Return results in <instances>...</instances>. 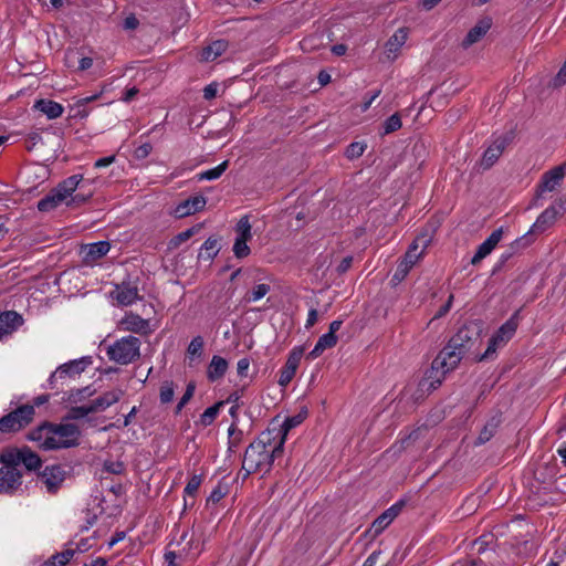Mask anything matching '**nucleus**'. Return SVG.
Here are the masks:
<instances>
[{
  "mask_svg": "<svg viewBox=\"0 0 566 566\" xmlns=\"http://www.w3.org/2000/svg\"><path fill=\"white\" fill-rule=\"evenodd\" d=\"M471 331L462 327L449 340L448 345L433 359L431 369L427 373L422 387L430 380L428 389H436L441 385L447 373L453 370L470 349Z\"/></svg>",
  "mask_w": 566,
  "mask_h": 566,
  "instance_id": "obj_1",
  "label": "nucleus"
},
{
  "mask_svg": "<svg viewBox=\"0 0 566 566\" xmlns=\"http://www.w3.org/2000/svg\"><path fill=\"white\" fill-rule=\"evenodd\" d=\"M272 436L273 431H263L247 448L242 462V470L245 471L247 475L256 472H269L274 459L282 454V441L273 440Z\"/></svg>",
  "mask_w": 566,
  "mask_h": 566,
  "instance_id": "obj_2",
  "label": "nucleus"
},
{
  "mask_svg": "<svg viewBox=\"0 0 566 566\" xmlns=\"http://www.w3.org/2000/svg\"><path fill=\"white\" fill-rule=\"evenodd\" d=\"M78 438L80 429L74 423H44L29 433V439L43 450L74 447Z\"/></svg>",
  "mask_w": 566,
  "mask_h": 566,
  "instance_id": "obj_3",
  "label": "nucleus"
},
{
  "mask_svg": "<svg viewBox=\"0 0 566 566\" xmlns=\"http://www.w3.org/2000/svg\"><path fill=\"white\" fill-rule=\"evenodd\" d=\"M82 180V175H73L64 179L38 202V209L42 212H49L63 205L66 207L83 205L90 196L75 193Z\"/></svg>",
  "mask_w": 566,
  "mask_h": 566,
  "instance_id": "obj_4",
  "label": "nucleus"
},
{
  "mask_svg": "<svg viewBox=\"0 0 566 566\" xmlns=\"http://www.w3.org/2000/svg\"><path fill=\"white\" fill-rule=\"evenodd\" d=\"M429 242L430 238L427 235H420L412 242L392 275L391 281L395 284H399L405 280L410 270L423 256Z\"/></svg>",
  "mask_w": 566,
  "mask_h": 566,
  "instance_id": "obj_5",
  "label": "nucleus"
},
{
  "mask_svg": "<svg viewBox=\"0 0 566 566\" xmlns=\"http://www.w3.org/2000/svg\"><path fill=\"white\" fill-rule=\"evenodd\" d=\"M140 340L135 336H125L109 345L107 356L111 360L128 365L139 357Z\"/></svg>",
  "mask_w": 566,
  "mask_h": 566,
  "instance_id": "obj_6",
  "label": "nucleus"
},
{
  "mask_svg": "<svg viewBox=\"0 0 566 566\" xmlns=\"http://www.w3.org/2000/svg\"><path fill=\"white\" fill-rule=\"evenodd\" d=\"M0 462L14 464L15 468L23 464L30 471L41 467L40 457L29 448L6 450L0 454Z\"/></svg>",
  "mask_w": 566,
  "mask_h": 566,
  "instance_id": "obj_7",
  "label": "nucleus"
},
{
  "mask_svg": "<svg viewBox=\"0 0 566 566\" xmlns=\"http://www.w3.org/2000/svg\"><path fill=\"white\" fill-rule=\"evenodd\" d=\"M34 415L32 406H22L0 419L1 432H14L30 423Z\"/></svg>",
  "mask_w": 566,
  "mask_h": 566,
  "instance_id": "obj_8",
  "label": "nucleus"
},
{
  "mask_svg": "<svg viewBox=\"0 0 566 566\" xmlns=\"http://www.w3.org/2000/svg\"><path fill=\"white\" fill-rule=\"evenodd\" d=\"M517 328L516 314L506 321L499 331L491 337L488 348L482 355L481 359H488L492 357L497 348L504 346L515 334Z\"/></svg>",
  "mask_w": 566,
  "mask_h": 566,
  "instance_id": "obj_9",
  "label": "nucleus"
},
{
  "mask_svg": "<svg viewBox=\"0 0 566 566\" xmlns=\"http://www.w3.org/2000/svg\"><path fill=\"white\" fill-rule=\"evenodd\" d=\"M0 468V493L12 494L22 484V473L14 464L1 462Z\"/></svg>",
  "mask_w": 566,
  "mask_h": 566,
  "instance_id": "obj_10",
  "label": "nucleus"
},
{
  "mask_svg": "<svg viewBox=\"0 0 566 566\" xmlns=\"http://www.w3.org/2000/svg\"><path fill=\"white\" fill-rule=\"evenodd\" d=\"M65 471L61 465H48L39 475V482L49 493L56 492L65 480Z\"/></svg>",
  "mask_w": 566,
  "mask_h": 566,
  "instance_id": "obj_11",
  "label": "nucleus"
},
{
  "mask_svg": "<svg viewBox=\"0 0 566 566\" xmlns=\"http://www.w3.org/2000/svg\"><path fill=\"white\" fill-rule=\"evenodd\" d=\"M92 358L84 356L78 359L71 360L61 365L50 377V381L53 382L56 379H64L65 377H75L83 373L91 364Z\"/></svg>",
  "mask_w": 566,
  "mask_h": 566,
  "instance_id": "obj_12",
  "label": "nucleus"
},
{
  "mask_svg": "<svg viewBox=\"0 0 566 566\" xmlns=\"http://www.w3.org/2000/svg\"><path fill=\"white\" fill-rule=\"evenodd\" d=\"M303 354H304L303 346H296L290 352L287 360H286L284 367L280 371V377H279L280 386L286 387L291 382V380L293 379V377L296 374V370L298 368V365L303 357Z\"/></svg>",
  "mask_w": 566,
  "mask_h": 566,
  "instance_id": "obj_13",
  "label": "nucleus"
},
{
  "mask_svg": "<svg viewBox=\"0 0 566 566\" xmlns=\"http://www.w3.org/2000/svg\"><path fill=\"white\" fill-rule=\"evenodd\" d=\"M306 416V410L301 411L297 415L287 417L279 428L272 427L269 428L266 431H273V440H276L277 442L282 441L283 447L289 431L300 426L305 420Z\"/></svg>",
  "mask_w": 566,
  "mask_h": 566,
  "instance_id": "obj_14",
  "label": "nucleus"
},
{
  "mask_svg": "<svg viewBox=\"0 0 566 566\" xmlns=\"http://www.w3.org/2000/svg\"><path fill=\"white\" fill-rule=\"evenodd\" d=\"M503 237V228L494 230L479 247L473 255L471 263L473 265L479 264L483 259L492 253Z\"/></svg>",
  "mask_w": 566,
  "mask_h": 566,
  "instance_id": "obj_15",
  "label": "nucleus"
},
{
  "mask_svg": "<svg viewBox=\"0 0 566 566\" xmlns=\"http://www.w3.org/2000/svg\"><path fill=\"white\" fill-rule=\"evenodd\" d=\"M207 199L203 196H193L179 202L174 209L176 218H185L203 210Z\"/></svg>",
  "mask_w": 566,
  "mask_h": 566,
  "instance_id": "obj_16",
  "label": "nucleus"
},
{
  "mask_svg": "<svg viewBox=\"0 0 566 566\" xmlns=\"http://www.w3.org/2000/svg\"><path fill=\"white\" fill-rule=\"evenodd\" d=\"M118 328L124 332L147 334L149 332V322L129 312L118 322Z\"/></svg>",
  "mask_w": 566,
  "mask_h": 566,
  "instance_id": "obj_17",
  "label": "nucleus"
},
{
  "mask_svg": "<svg viewBox=\"0 0 566 566\" xmlns=\"http://www.w3.org/2000/svg\"><path fill=\"white\" fill-rule=\"evenodd\" d=\"M566 177V161L545 172L539 185L541 192L554 191Z\"/></svg>",
  "mask_w": 566,
  "mask_h": 566,
  "instance_id": "obj_18",
  "label": "nucleus"
},
{
  "mask_svg": "<svg viewBox=\"0 0 566 566\" xmlns=\"http://www.w3.org/2000/svg\"><path fill=\"white\" fill-rule=\"evenodd\" d=\"M402 507V503H396L387 509L381 515H379L371 524L369 530L373 536L379 535L385 528H387L392 521L398 516Z\"/></svg>",
  "mask_w": 566,
  "mask_h": 566,
  "instance_id": "obj_19",
  "label": "nucleus"
},
{
  "mask_svg": "<svg viewBox=\"0 0 566 566\" xmlns=\"http://www.w3.org/2000/svg\"><path fill=\"white\" fill-rule=\"evenodd\" d=\"M492 27L491 18H483L469 30L465 38L462 40V48L468 49L474 43L479 42Z\"/></svg>",
  "mask_w": 566,
  "mask_h": 566,
  "instance_id": "obj_20",
  "label": "nucleus"
},
{
  "mask_svg": "<svg viewBox=\"0 0 566 566\" xmlns=\"http://www.w3.org/2000/svg\"><path fill=\"white\" fill-rule=\"evenodd\" d=\"M111 244L107 241H98L85 244L81 248V254L86 263H92L108 253Z\"/></svg>",
  "mask_w": 566,
  "mask_h": 566,
  "instance_id": "obj_21",
  "label": "nucleus"
},
{
  "mask_svg": "<svg viewBox=\"0 0 566 566\" xmlns=\"http://www.w3.org/2000/svg\"><path fill=\"white\" fill-rule=\"evenodd\" d=\"M558 217H560V212L556 209V205H552L539 214L533 224L532 230L543 232L553 226Z\"/></svg>",
  "mask_w": 566,
  "mask_h": 566,
  "instance_id": "obj_22",
  "label": "nucleus"
},
{
  "mask_svg": "<svg viewBox=\"0 0 566 566\" xmlns=\"http://www.w3.org/2000/svg\"><path fill=\"white\" fill-rule=\"evenodd\" d=\"M22 324V317L15 312L0 315V340L12 334Z\"/></svg>",
  "mask_w": 566,
  "mask_h": 566,
  "instance_id": "obj_23",
  "label": "nucleus"
},
{
  "mask_svg": "<svg viewBox=\"0 0 566 566\" xmlns=\"http://www.w3.org/2000/svg\"><path fill=\"white\" fill-rule=\"evenodd\" d=\"M502 144H490L488 148L483 151L481 159L476 164L478 168L481 170H486L492 167L496 160L503 154Z\"/></svg>",
  "mask_w": 566,
  "mask_h": 566,
  "instance_id": "obj_24",
  "label": "nucleus"
},
{
  "mask_svg": "<svg viewBox=\"0 0 566 566\" xmlns=\"http://www.w3.org/2000/svg\"><path fill=\"white\" fill-rule=\"evenodd\" d=\"M408 31L406 28H399L386 42L385 48L388 57L396 59L399 50L406 43Z\"/></svg>",
  "mask_w": 566,
  "mask_h": 566,
  "instance_id": "obj_25",
  "label": "nucleus"
},
{
  "mask_svg": "<svg viewBox=\"0 0 566 566\" xmlns=\"http://www.w3.org/2000/svg\"><path fill=\"white\" fill-rule=\"evenodd\" d=\"M33 108L44 114L49 119H55L63 114V106L52 99L41 98L35 101Z\"/></svg>",
  "mask_w": 566,
  "mask_h": 566,
  "instance_id": "obj_26",
  "label": "nucleus"
},
{
  "mask_svg": "<svg viewBox=\"0 0 566 566\" xmlns=\"http://www.w3.org/2000/svg\"><path fill=\"white\" fill-rule=\"evenodd\" d=\"M124 396V390L116 388L104 392L98 398L92 401L93 409L96 411H103L112 405L116 403Z\"/></svg>",
  "mask_w": 566,
  "mask_h": 566,
  "instance_id": "obj_27",
  "label": "nucleus"
},
{
  "mask_svg": "<svg viewBox=\"0 0 566 566\" xmlns=\"http://www.w3.org/2000/svg\"><path fill=\"white\" fill-rule=\"evenodd\" d=\"M228 46L229 43L227 40H216L202 49L200 59L205 62L214 61L227 51Z\"/></svg>",
  "mask_w": 566,
  "mask_h": 566,
  "instance_id": "obj_28",
  "label": "nucleus"
},
{
  "mask_svg": "<svg viewBox=\"0 0 566 566\" xmlns=\"http://www.w3.org/2000/svg\"><path fill=\"white\" fill-rule=\"evenodd\" d=\"M114 293L117 302L124 306L132 305L139 298L137 287L129 284L117 286Z\"/></svg>",
  "mask_w": 566,
  "mask_h": 566,
  "instance_id": "obj_29",
  "label": "nucleus"
},
{
  "mask_svg": "<svg viewBox=\"0 0 566 566\" xmlns=\"http://www.w3.org/2000/svg\"><path fill=\"white\" fill-rule=\"evenodd\" d=\"M228 361L218 355L212 356L208 369L207 377L210 381H216L222 378L228 369Z\"/></svg>",
  "mask_w": 566,
  "mask_h": 566,
  "instance_id": "obj_30",
  "label": "nucleus"
},
{
  "mask_svg": "<svg viewBox=\"0 0 566 566\" xmlns=\"http://www.w3.org/2000/svg\"><path fill=\"white\" fill-rule=\"evenodd\" d=\"M337 344V336L332 335V333L323 334L317 343L315 344L314 348L308 353L310 359H315L319 357L324 350L333 348Z\"/></svg>",
  "mask_w": 566,
  "mask_h": 566,
  "instance_id": "obj_31",
  "label": "nucleus"
},
{
  "mask_svg": "<svg viewBox=\"0 0 566 566\" xmlns=\"http://www.w3.org/2000/svg\"><path fill=\"white\" fill-rule=\"evenodd\" d=\"M220 251L219 240L217 238H208L198 254V259L202 261H212Z\"/></svg>",
  "mask_w": 566,
  "mask_h": 566,
  "instance_id": "obj_32",
  "label": "nucleus"
},
{
  "mask_svg": "<svg viewBox=\"0 0 566 566\" xmlns=\"http://www.w3.org/2000/svg\"><path fill=\"white\" fill-rule=\"evenodd\" d=\"M402 122L399 113H395L388 118H386L378 127L379 137H385L399 128H401Z\"/></svg>",
  "mask_w": 566,
  "mask_h": 566,
  "instance_id": "obj_33",
  "label": "nucleus"
},
{
  "mask_svg": "<svg viewBox=\"0 0 566 566\" xmlns=\"http://www.w3.org/2000/svg\"><path fill=\"white\" fill-rule=\"evenodd\" d=\"M75 549L66 548L61 553L54 554L44 563V566H64L74 556Z\"/></svg>",
  "mask_w": 566,
  "mask_h": 566,
  "instance_id": "obj_34",
  "label": "nucleus"
},
{
  "mask_svg": "<svg viewBox=\"0 0 566 566\" xmlns=\"http://www.w3.org/2000/svg\"><path fill=\"white\" fill-rule=\"evenodd\" d=\"M235 240L249 241L252 238L251 224L248 216L242 217L235 227Z\"/></svg>",
  "mask_w": 566,
  "mask_h": 566,
  "instance_id": "obj_35",
  "label": "nucleus"
},
{
  "mask_svg": "<svg viewBox=\"0 0 566 566\" xmlns=\"http://www.w3.org/2000/svg\"><path fill=\"white\" fill-rule=\"evenodd\" d=\"M222 405H223V402L220 401V402H217L213 406L207 408L203 411V413L200 416L199 423L202 427L210 426L216 420V418L218 417L220 408L222 407Z\"/></svg>",
  "mask_w": 566,
  "mask_h": 566,
  "instance_id": "obj_36",
  "label": "nucleus"
},
{
  "mask_svg": "<svg viewBox=\"0 0 566 566\" xmlns=\"http://www.w3.org/2000/svg\"><path fill=\"white\" fill-rule=\"evenodd\" d=\"M227 167H228V161L224 160L223 163H221L217 167L208 169V170H206L203 172H200L199 174V179L200 180H214V179H218L226 171Z\"/></svg>",
  "mask_w": 566,
  "mask_h": 566,
  "instance_id": "obj_37",
  "label": "nucleus"
},
{
  "mask_svg": "<svg viewBox=\"0 0 566 566\" xmlns=\"http://www.w3.org/2000/svg\"><path fill=\"white\" fill-rule=\"evenodd\" d=\"M203 350V339L201 336H197L192 338L190 342L188 348H187V355L192 360L195 358H199L202 355Z\"/></svg>",
  "mask_w": 566,
  "mask_h": 566,
  "instance_id": "obj_38",
  "label": "nucleus"
},
{
  "mask_svg": "<svg viewBox=\"0 0 566 566\" xmlns=\"http://www.w3.org/2000/svg\"><path fill=\"white\" fill-rule=\"evenodd\" d=\"M199 229L200 227L196 226L178 233L176 237L171 239L170 247L178 248L181 243L188 241L193 234H196L199 231Z\"/></svg>",
  "mask_w": 566,
  "mask_h": 566,
  "instance_id": "obj_39",
  "label": "nucleus"
},
{
  "mask_svg": "<svg viewBox=\"0 0 566 566\" xmlns=\"http://www.w3.org/2000/svg\"><path fill=\"white\" fill-rule=\"evenodd\" d=\"M175 395L174 384L171 381H164L160 387L159 398L163 403L172 401Z\"/></svg>",
  "mask_w": 566,
  "mask_h": 566,
  "instance_id": "obj_40",
  "label": "nucleus"
},
{
  "mask_svg": "<svg viewBox=\"0 0 566 566\" xmlns=\"http://www.w3.org/2000/svg\"><path fill=\"white\" fill-rule=\"evenodd\" d=\"M270 292V285L268 284H264V283H261V284H258L255 285L249 297H248V302H256V301H260L261 298H263L268 293Z\"/></svg>",
  "mask_w": 566,
  "mask_h": 566,
  "instance_id": "obj_41",
  "label": "nucleus"
},
{
  "mask_svg": "<svg viewBox=\"0 0 566 566\" xmlns=\"http://www.w3.org/2000/svg\"><path fill=\"white\" fill-rule=\"evenodd\" d=\"M248 241L235 240L233 244V253L238 259L247 258L251 250L247 243Z\"/></svg>",
  "mask_w": 566,
  "mask_h": 566,
  "instance_id": "obj_42",
  "label": "nucleus"
},
{
  "mask_svg": "<svg viewBox=\"0 0 566 566\" xmlns=\"http://www.w3.org/2000/svg\"><path fill=\"white\" fill-rule=\"evenodd\" d=\"M515 138H521V136H518L516 125L511 123L507 130L504 134L497 136L494 142L506 143V142H513Z\"/></svg>",
  "mask_w": 566,
  "mask_h": 566,
  "instance_id": "obj_43",
  "label": "nucleus"
},
{
  "mask_svg": "<svg viewBox=\"0 0 566 566\" xmlns=\"http://www.w3.org/2000/svg\"><path fill=\"white\" fill-rule=\"evenodd\" d=\"M200 484H201V476H199V475L191 476V479L188 481V483L184 490L185 494L188 496H193L198 492Z\"/></svg>",
  "mask_w": 566,
  "mask_h": 566,
  "instance_id": "obj_44",
  "label": "nucleus"
},
{
  "mask_svg": "<svg viewBox=\"0 0 566 566\" xmlns=\"http://www.w3.org/2000/svg\"><path fill=\"white\" fill-rule=\"evenodd\" d=\"M195 388H196L195 384H192V382L188 384L184 396L181 397V399L179 400V402L177 405V408H176L177 413L180 412L182 410V408L188 403V401L192 398Z\"/></svg>",
  "mask_w": 566,
  "mask_h": 566,
  "instance_id": "obj_45",
  "label": "nucleus"
},
{
  "mask_svg": "<svg viewBox=\"0 0 566 566\" xmlns=\"http://www.w3.org/2000/svg\"><path fill=\"white\" fill-rule=\"evenodd\" d=\"M365 151V144H349V146L346 148L345 155L349 159L357 158L361 156Z\"/></svg>",
  "mask_w": 566,
  "mask_h": 566,
  "instance_id": "obj_46",
  "label": "nucleus"
},
{
  "mask_svg": "<svg viewBox=\"0 0 566 566\" xmlns=\"http://www.w3.org/2000/svg\"><path fill=\"white\" fill-rule=\"evenodd\" d=\"M91 412H95L93 409L92 402L88 406H81L72 409V417L73 418H82L87 416Z\"/></svg>",
  "mask_w": 566,
  "mask_h": 566,
  "instance_id": "obj_47",
  "label": "nucleus"
},
{
  "mask_svg": "<svg viewBox=\"0 0 566 566\" xmlns=\"http://www.w3.org/2000/svg\"><path fill=\"white\" fill-rule=\"evenodd\" d=\"M218 86L219 85L216 82L208 84L203 88V98L207 99V101H210V99L214 98L217 96V93H218Z\"/></svg>",
  "mask_w": 566,
  "mask_h": 566,
  "instance_id": "obj_48",
  "label": "nucleus"
},
{
  "mask_svg": "<svg viewBox=\"0 0 566 566\" xmlns=\"http://www.w3.org/2000/svg\"><path fill=\"white\" fill-rule=\"evenodd\" d=\"M85 106L84 105H80L78 101H76V103L71 107V117H86L87 116V112L85 111L84 108Z\"/></svg>",
  "mask_w": 566,
  "mask_h": 566,
  "instance_id": "obj_49",
  "label": "nucleus"
},
{
  "mask_svg": "<svg viewBox=\"0 0 566 566\" xmlns=\"http://www.w3.org/2000/svg\"><path fill=\"white\" fill-rule=\"evenodd\" d=\"M139 25L138 19L134 14H129L124 19L123 29L124 30H135Z\"/></svg>",
  "mask_w": 566,
  "mask_h": 566,
  "instance_id": "obj_50",
  "label": "nucleus"
},
{
  "mask_svg": "<svg viewBox=\"0 0 566 566\" xmlns=\"http://www.w3.org/2000/svg\"><path fill=\"white\" fill-rule=\"evenodd\" d=\"M566 83V59L562 67L559 69L557 75L554 78L555 86H562Z\"/></svg>",
  "mask_w": 566,
  "mask_h": 566,
  "instance_id": "obj_51",
  "label": "nucleus"
},
{
  "mask_svg": "<svg viewBox=\"0 0 566 566\" xmlns=\"http://www.w3.org/2000/svg\"><path fill=\"white\" fill-rule=\"evenodd\" d=\"M318 321V312L317 310L315 308H311L308 311V314H307V318H306V322H305V328H311L313 327L316 322Z\"/></svg>",
  "mask_w": 566,
  "mask_h": 566,
  "instance_id": "obj_52",
  "label": "nucleus"
},
{
  "mask_svg": "<svg viewBox=\"0 0 566 566\" xmlns=\"http://www.w3.org/2000/svg\"><path fill=\"white\" fill-rule=\"evenodd\" d=\"M249 367H250V361L248 358L239 359V361L237 364V370H238L239 376H241V377L247 376Z\"/></svg>",
  "mask_w": 566,
  "mask_h": 566,
  "instance_id": "obj_53",
  "label": "nucleus"
},
{
  "mask_svg": "<svg viewBox=\"0 0 566 566\" xmlns=\"http://www.w3.org/2000/svg\"><path fill=\"white\" fill-rule=\"evenodd\" d=\"M352 263H353V256L348 255V256H345L340 263L337 265V272L339 274H343L345 273L350 266H352Z\"/></svg>",
  "mask_w": 566,
  "mask_h": 566,
  "instance_id": "obj_54",
  "label": "nucleus"
},
{
  "mask_svg": "<svg viewBox=\"0 0 566 566\" xmlns=\"http://www.w3.org/2000/svg\"><path fill=\"white\" fill-rule=\"evenodd\" d=\"M150 150H151V144H140V146H138L136 148L135 155L138 158H144L149 154Z\"/></svg>",
  "mask_w": 566,
  "mask_h": 566,
  "instance_id": "obj_55",
  "label": "nucleus"
},
{
  "mask_svg": "<svg viewBox=\"0 0 566 566\" xmlns=\"http://www.w3.org/2000/svg\"><path fill=\"white\" fill-rule=\"evenodd\" d=\"M115 159V156H107V157H103V158H99L95 161L94 164V167L95 168H104V167H107L109 166Z\"/></svg>",
  "mask_w": 566,
  "mask_h": 566,
  "instance_id": "obj_56",
  "label": "nucleus"
},
{
  "mask_svg": "<svg viewBox=\"0 0 566 566\" xmlns=\"http://www.w3.org/2000/svg\"><path fill=\"white\" fill-rule=\"evenodd\" d=\"M379 94H380V90H377L370 96L365 97L364 104L361 106V111L366 112L370 107L373 102L379 96Z\"/></svg>",
  "mask_w": 566,
  "mask_h": 566,
  "instance_id": "obj_57",
  "label": "nucleus"
},
{
  "mask_svg": "<svg viewBox=\"0 0 566 566\" xmlns=\"http://www.w3.org/2000/svg\"><path fill=\"white\" fill-rule=\"evenodd\" d=\"M452 301H453V295H450L448 298V302L439 310V312L436 314L434 317L438 318V317L446 315L451 308Z\"/></svg>",
  "mask_w": 566,
  "mask_h": 566,
  "instance_id": "obj_58",
  "label": "nucleus"
},
{
  "mask_svg": "<svg viewBox=\"0 0 566 566\" xmlns=\"http://www.w3.org/2000/svg\"><path fill=\"white\" fill-rule=\"evenodd\" d=\"M93 65V59L88 56H84L78 62V70L86 71Z\"/></svg>",
  "mask_w": 566,
  "mask_h": 566,
  "instance_id": "obj_59",
  "label": "nucleus"
},
{
  "mask_svg": "<svg viewBox=\"0 0 566 566\" xmlns=\"http://www.w3.org/2000/svg\"><path fill=\"white\" fill-rule=\"evenodd\" d=\"M105 469L108 471V472H112V473H115V474H119L123 472V464L117 462V463H109V464H105Z\"/></svg>",
  "mask_w": 566,
  "mask_h": 566,
  "instance_id": "obj_60",
  "label": "nucleus"
},
{
  "mask_svg": "<svg viewBox=\"0 0 566 566\" xmlns=\"http://www.w3.org/2000/svg\"><path fill=\"white\" fill-rule=\"evenodd\" d=\"M317 80L321 86H325L331 82V75L325 70H322L317 75Z\"/></svg>",
  "mask_w": 566,
  "mask_h": 566,
  "instance_id": "obj_61",
  "label": "nucleus"
},
{
  "mask_svg": "<svg viewBox=\"0 0 566 566\" xmlns=\"http://www.w3.org/2000/svg\"><path fill=\"white\" fill-rule=\"evenodd\" d=\"M138 94V90L136 87H130L125 91L122 99L124 102H130Z\"/></svg>",
  "mask_w": 566,
  "mask_h": 566,
  "instance_id": "obj_62",
  "label": "nucleus"
},
{
  "mask_svg": "<svg viewBox=\"0 0 566 566\" xmlns=\"http://www.w3.org/2000/svg\"><path fill=\"white\" fill-rule=\"evenodd\" d=\"M553 205H556V209L560 212V216L566 212V197L558 198Z\"/></svg>",
  "mask_w": 566,
  "mask_h": 566,
  "instance_id": "obj_63",
  "label": "nucleus"
},
{
  "mask_svg": "<svg viewBox=\"0 0 566 566\" xmlns=\"http://www.w3.org/2000/svg\"><path fill=\"white\" fill-rule=\"evenodd\" d=\"M106 559L103 557H96L92 559L90 563H85L83 566H105Z\"/></svg>",
  "mask_w": 566,
  "mask_h": 566,
  "instance_id": "obj_64",
  "label": "nucleus"
}]
</instances>
